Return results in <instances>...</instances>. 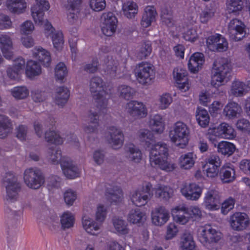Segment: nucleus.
Masks as SVG:
<instances>
[{
    "mask_svg": "<svg viewBox=\"0 0 250 250\" xmlns=\"http://www.w3.org/2000/svg\"><path fill=\"white\" fill-rule=\"evenodd\" d=\"M50 37L52 38L54 48L58 50H62L64 43L63 36L62 32L57 31Z\"/></svg>",
    "mask_w": 250,
    "mask_h": 250,
    "instance_id": "56",
    "label": "nucleus"
},
{
    "mask_svg": "<svg viewBox=\"0 0 250 250\" xmlns=\"http://www.w3.org/2000/svg\"><path fill=\"white\" fill-rule=\"evenodd\" d=\"M149 154L168 156L167 145L161 142L154 144L151 148Z\"/></svg>",
    "mask_w": 250,
    "mask_h": 250,
    "instance_id": "49",
    "label": "nucleus"
},
{
    "mask_svg": "<svg viewBox=\"0 0 250 250\" xmlns=\"http://www.w3.org/2000/svg\"><path fill=\"white\" fill-rule=\"evenodd\" d=\"M169 218V211L164 206H158L152 210V222L155 226H162L164 225Z\"/></svg>",
    "mask_w": 250,
    "mask_h": 250,
    "instance_id": "17",
    "label": "nucleus"
},
{
    "mask_svg": "<svg viewBox=\"0 0 250 250\" xmlns=\"http://www.w3.org/2000/svg\"><path fill=\"white\" fill-rule=\"evenodd\" d=\"M200 235L201 241L209 249H213L212 246L217 243L222 238V233L213 229L210 225H205L200 229Z\"/></svg>",
    "mask_w": 250,
    "mask_h": 250,
    "instance_id": "6",
    "label": "nucleus"
},
{
    "mask_svg": "<svg viewBox=\"0 0 250 250\" xmlns=\"http://www.w3.org/2000/svg\"><path fill=\"white\" fill-rule=\"evenodd\" d=\"M2 183L6 188L8 199L16 200L21 189V185L17 177L11 172H6L3 178Z\"/></svg>",
    "mask_w": 250,
    "mask_h": 250,
    "instance_id": "5",
    "label": "nucleus"
},
{
    "mask_svg": "<svg viewBox=\"0 0 250 250\" xmlns=\"http://www.w3.org/2000/svg\"><path fill=\"white\" fill-rule=\"evenodd\" d=\"M106 214V207L102 204L98 205L95 213V220L101 226L105 219Z\"/></svg>",
    "mask_w": 250,
    "mask_h": 250,
    "instance_id": "51",
    "label": "nucleus"
},
{
    "mask_svg": "<svg viewBox=\"0 0 250 250\" xmlns=\"http://www.w3.org/2000/svg\"><path fill=\"white\" fill-rule=\"evenodd\" d=\"M43 3V2H39L31 7V15L36 23L42 24L43 23L44 11L48 10L50 7L48 2V7L46 9Z\"/></svg>",
    "mask_w": 250,
    "mask_h": 250,
    "instance_id": "27",
    "label": "nucleus"
},
{
    "mask_svg": "<svg viewBox=\"0 0 250 250\" xmlns=\"http://www.w3.org/2000/svg\"><path fill=\"white\" fill-rule=\"evenodd\" d=\"M221 201L220 192L215 189H208L204 196V205L209 210H216L219 208Z\"/></svg>",
    "mask_w": 250,
    "mask_h": 250,
    "instance_id": "13",
    "label": "nucleus"
},
{
    "mask_svg": "<svg viewBox=\"0 0 250 250\" xmlns=\"http://www.w3.org/2000/svg\"><path fill=\"white\" fill-rule=\"evenodd\" d=\"M182 195L188 200L197 201L201 195L202 190L198 185L192 183L185 185L181 189Z\"/></svg>",
    "mask_w": 250,
    "mask_h": 250,
    "instance_id": "19",
    "label": "nucleus"
},
{
    "mask_svg": "<svg viewBox=\"0 0 250 250\" xmlns=\"http://www.w3.org/2000/svg\"><path fill=\"white\" fill-rule=\"evenodd\" d=\"M0 48L4 57L10 59L13 54L12 50L13 48V43L11 38L7 35L0 36Z\"/></svg>",
    "mask_w": 250,
    "mask_h": 250,
    "instance_id": "23",
    "label": "nucleus"
},
{
    "mask_svg": "<svg viewBox=\"0 0 250 250\" xmlns=\"http://www.w3.org/2000/svg\"><path fill=\"white\" fill-rule=\"evenodd\" d=\"M61 228L62 229L72 227L75 222L74 215L69 211L63 212L60 217Z\"/></svg>",
    "mask_w": 250,
    "mask_h": 250,
    "instance_id": "44",
    "label": "nucleus"
},
{
    "mask_svg": "<svg viewBox=\"0 0 250 250\" xmlns=\"http://www.w3.org/2000/svg\"><path fill=\"white\" fill-rule=\"evenodd\" d=\"M127 158L134 163H139L142 158L140 150L133 144H128L125 146Z\"/></svg>",
    "mask_w": 250,
    "mask_h": 250,
    "instance_id": "38",
    "label": "nucleus"
},
{
    "mask_svg": "<svg viewBox=\"0 0 250 250\" xmlns=\"http://www.w3.org/2000/svg\"><path fill=\"white\" fill-rule=\"evenodd\" d=\"M196 118L198 124L201 126L206 127L208 125L209 117L207 110L199 109L197 113Z\"/></svg>",
    "mask_w": 250,
    "mask_h": 250,
    "instance_id": "53",
    "label": "nucleus"
},
{
    "mask_svg": "<svg viewBox=\"0 0 250 250\" xmlns=\"http://www.w3.org/2000/svg\"><path fill=\"white\" fill-rule=\"evenodd\" d=\"M190 135L189 127L182 122H177L169 131L170 140L175 146L185 148L188 144Z\"/></svg>",
    "mask_w": 250,
    "mask_h": 250,
    "instance_id": "3",
    "label": "nucleus"
},
{
    "mask_svg": "<svg viewBox=\"0 0 250 250\" xmlns=\"http://www.w3.org/2000/svg\"><path fill=\"white\" fill-rule=\"evenodd\" d=\"M245 0H229L227 8L229 13H236L241 11L244 6Z\"/></svg>",
    "mask_w": 250,
    "mask_h": 250,
    "instance_id": "52",
    "label": "nucleus"
},
{
    "mask_svg": "<svg viewBox=\"0 0 250 250\" xmlns=\"http://www.w3.org/2000/svg\"><path fill=\"white\" fill-rule=\"evenodd\" d=\"M157 12L153 6H147L143 15L141 24L142 27L146 28L149 26L151 22L155 21Z\"/></svg>",
    "mask_w": 250,
    "mask_h": 250,
    "instance_id": "33",
    "label": "nucleus"
},
{
    "mask_svg": "<svg viewBox=\"0 0 250 250\" xmlns=\"http://www.w3.org/2000/svg\"><path fill=\"white\" fill-rule=\"evenodd\" d=\"M221 161L219 156L213 155L208 158L204 166L206 176L213 178L218 176Z\"/></svg>",
    "mask_w": 250,
    "mask_h": 250,
    "instance_id": "15",
    "label": "nucleus"
},
{
    "mask_svg": "<svg viewBox=\"0 0 250 250\" xmlns=\"http://www.w3.org/2000/svg\"><path fill=\"white\" fill-rule=\"evenodd\" d=\"M231 69V64L227 59H217L213 64L211 84L214 87L222 85L227 81Z\"/></svg>",
    "mask_w": 250,
    "mask_h": 250,
    "instance_id": "2",
    "label": "nucleus"
},
{
    "mask_svg": "<svg viewBox=\"0 0 250 250\" xmlns=\"http://www.w3.org/2000/svg\"><path fill=\"white\" fill-rule=\"evenodd\" d=\"M107 140L113 148L117 149L121 147L124 142L123 131L115 127H110L107 133Z\"/></svg>",
    "mask_w": 250,
    "mask_h": 250,
    "instance_id": "16",
    "label": "nucleus"
},
{
    "mask_svg": "<svg viewBox=\"0 0 250 250\" xmlns=\"http://www.w3.org/2000/svg\"><path fill=\"white\" fill-rule=\"evenodd\" d=\"M149 125L153 131L161 133L165 129V122L162 116L159 114H155L150 117Z\"/></svg>",
    "mask_w": 250,
    "mask_h": 250,
    "instance_id": "35",
    "label": "nucleus"
},
{
    "mask_svg": "<svg viewBox=\"0 0 250 250\" xmlns=\"http://www.w3.org/2000/svg\"><path fill=\"white\" fill-rule=\"evenodd\" d=\"M204 62V55L201 53H195L190 58L188 65L191 72H197L202 67Z\"/></svg>",
    "mask_w": 250,
    "mask_h": 250,
    "instance_id": "30",
    "label": "nucleus"
},
{
    "mask_svg": "<svg viewBox=\"0 0 250 250\" xmlns=\"http://www.w3.org/2000/svg\"><path fill=\"white\" fill-rule=\"evenodd\" d=\"M180 248L182 250H194L195 244L192 236L188 231L184 232L181 238Z\"/></svg>",
    "mask_w": 250,
    "mask_h": 250,
    "instance_id": "40",
    "label": "nucleus"
},
{
    "mask_svg": "<svg viewBox=\"0 0 250 250\" xmlns=\"http://www.w3.org/2000/svg\"><path fill=\"white\" fill-rule=\"evenodd\" d=\"M248 90L247 86L242 82L238 80L234 81L231 84L230 93L235 97H241L245 95Z\"/></svg>",
    "mask_w": 250,
    "mask_h": 250,
    "instance_id": "41",
    "label": "nucleus"
},
{
    "mask_svg": "<svg viewBox=\"0 0 250 250\" xmlns=\"http://www.w3.org/2000/svg\"><path fill=\"white\" fill-rule=\"evenodd\" d=\"M6 6L10 12L21 14L26 11L27 4L25 0H6Z\"/></svg>",
    "mask_w": 250,
    "mask_h": 250,
    "instance_id": "24",
    "label": "nucleus"
},
{
    "mask_svg": "<svg viewBox=\"0 0 250 250\" xmlns=\"http://www.w3.org/2000/svg\"><path fill=\"white\" fill-rule=\"evenodd\" d=\"M150 189L151 185L148 184L141 189L131 192L129 199L132 204L136 207L146 205L152 196Z\"/></svg>",
    "mask_w": 250,
    "mask_h": 250,
    "instance_id": "8",
    "label": "nucleus"
},
{
    "mask_svg": "<svg viewBox=\"0 0 250 250\" xmlns=\"http://www.w3.org/2000/svg\"><path fill=\"white\" fill-rule=\"evenodd\" d=\"M42 72L40 64L36 61L29 60L26 63L25 74L30 79L40 76Z\"/></svg>",
    "mask_w": 250,
    "mask_h": 250,
    "instance_id": "29",
    "label": "nucleus"
},
{
    "mask_svg": "<svg viewBox=\"0 0 250 250\" xmlns=\"http://www.w3.org/2000/svg\"><path fill=\"white\" fill-rule=\"evenodd\" d=\"M220 177L223 183L231 182L234 180L235 171L230 167H223L220 171Z\"/></svg>",
    "mask_w": 250,
    "mask_h": 250,
    "instance_id": "46",
    "label": "nucleus"
},
{
    "mask_svg": "<svg viewBox=\"0 0 250 250\" xmlns=\"http://www.w3.org/2000/svg\"><path fill=\"white\" fill-rule=\"evenodd\" d=\"M216 136L224 139H231L235 136V131L231 125L226 123H222L214 129Z\"/></svg>",
    "mask_w": 250,
    "mask_h": 250,
    "instance_id": "20",
    "label": "nucleus"
},
{
    "mask_svg": "<svg viewBox=\"0 0 250 250\" xmlns=\"http://www.w3.org/2000/svg\"><path fill=\"white\" fill-rule=\"evenodd\" d=\"M101 24L103 33L105 36L110 37L116 31L118 20L112 12H106L103 13L101 16Z\"/></svg>",
    "mask_w": 250,
    "mask_h": 250,
    "instance_id": "9",
    "label": "nucleus"
},
{
    "mask_svg": "<svg viewBox=\"0 0 250 250\" xmlns=\"http://www.w3.org/2000/svg\"><path fill=\"white\" fill-rule=\"evenodd\" d=\"M138 137L142 142L149 143V140H151L153 138V135L151 131L146 129H142L138 132Z\"/></svg>",
    "mask_w": 250,
    "mask_h": 250,
    "instance_id": "64",
    "label": "nucleus"
},
{
    "mask_svg": "<svg viewBox=\"0 0 250 250\" xmlns=\"http://www.w3.org/2000/svg\"><path fill=\"white\" fill-rule=\"evenodd\" d=\"M146 213L139 208L131 209L127 216V220L131 224L140 225L146 220Z\"/></svg>",
    "mask_w": 250,
    "mask_h": 250,
    "instance_id": "25",
    "label": "nucleus"
},
{
    "mask_svg": "<svg viewBox=\"0 0 250 250\" xmlns=\"http://www.w3.org/2000/svg\"><path fill=\"white\" fill-rule=\"evenodd\" d=\"M122 9L125 16L128 19H132L137 14L138 7L136 3L129 1L123 4Z\"/></svg>",
    "mask_w": 250,
    "mask_h": 250,
    "instance_id": "43",
    "label": "nucleus"
},
{
    "mask_svg": "<svg viewBox=\"0 0 250 250\" xmlns=\"http://www.w3.org/2000/svg\"><path fill=\"white\" fill-rule=\"evenodd\" d=\"M15 135L21 141H25L28 133V127L26 125H21L15 128Z\"/></svg>",
    "mask_w": 250,
    "mask_h": 250,
    "instance_id": "60",
    "label": "nucleus"
},
{
    "mask_svg": "<svg viewBox=\"0 0 250 250\" xmlns=\"http://www.w3.org/2000/svg\"><path fill=\"white\" fill-rule=\"evenodd\" d=\"M118 91L119 96L126 100L132 98L135 93V91L133 88L125 85L120 86L118 88Z\"/></svg>",
    "mask_w": 250,
    "mask_h": 250,
    "instance_id": "55",
    "label": "nucleus"
},
{
    "mask_svg": "<svg viewBox=\"0 0 250 250\" xmlns=\"http://www.w3.org/2000/svg\"><path fill=\"white\" fill-rule=\"evenodd\" d=\"M235 149V146L230 143L222 141L218 145V151L224 155L230 156Z\"/></svg>",
    "mask_w": 250,
    "mask_h": 250,
    "instance_id": "47",
    "label": "nucleus"
},
{
    "mask_svg": "<svg viewBox=\"0 0 250 250\" xmlns=\"http://www.w3.org/2000/svg\"><path fill=\"white\" fill-rule=\"evenodd\" d=\"M46 157L50 163H58L61 158V151L55 147H49L46 152Z\"/></svg>",
    "mask_w": 250,
    "mask_h": 250,
    "instance_id": "48",
    "label": "nucleus"
},
{
    "mask_svg": "<svg viewBox=\"0 0 250 250\" xmlns=\"http://www.w3.org/2000/svg\"><path fill=\"white\" fill-rule=\"evenodd\" d=\"M63 198L67 205L72 206L77 199V194L74 191L71 189H68L64 192Z\"/></svg>",
    "mask_w": 250,
    "mask_h": 250,
    "instance_id": "62",
    "label": "nucleus"
},
{
    "mask_svg": "<svg viewBox=\"0 0 250 250\" xmlns=\"http://www.w3.org/2000/svg\"><path fill=\"white\" fill-rule=\"evenodd\" d=\"M54 125L52 124L51 127L45 132L44 140L48 143L60 145L62 144L63 139L57 132L53 130Z\"/></svg>",
    "mask_w": 250,
    "mask_h": 250,
    "instance_id": "34",
    "label": "nucleus"
},
{
    "mask_svg": "<svg viewBox=\"0 0 250 250\" xmlns=\"http://www.w3.org/2000/svg\"><path fill=\"white\" fill-rule=\"evenodd\" d=\"M151 45L149 43H143L140 46L137 57L140 59H146L151 52Z\"/></svg>",
    "mask_w": 250,
    "mask_h": 250,
    "instance_id": "58",
    "label": "nucleus"
},
{
    "mask_svg": "<svg viewBox=\"0 0 250 250\" xmlns=\"http://www.w3.org/2000/svg\"><path fill=\"white\" fill-rule=\"evenodd\" d=\"M55 76L57 80L62 81L66 77L68 71L65 64L63 62H59L55 67Z\"/></svg>",
    "mask_w": 250,
    "mask_h": 250,
    "instance_id": "54",
    "label": "nucleus"
},
{
    "mask_svg": "<svg viewBox=\"0 0 250 250\" xmlns=\"http://www.w3.org/2000/svg\"><path fill=\"white\" fill-rule=\"evenodd\" d=\"M126 112L131 117L136 119L146 117L147 115V110L146 105L142 102L131 101L125 105Z\"/></svg>",
    "mask_w": 250,
    "mask_h": 250,
    "instance_id": "12",
    "label": "nucleus"
},
{
    "mask_svg": "<svg viewBox=\"0 0 250 250\" xmlns=\"http://www.w3.org/2000/svg\"><path fill=\"white\" fill-rule=\"evenodd\" d=\"M89 6L90 8L96 12H100L106 7L105 0H89Z\"/></svg>",
    "mask_w": 250,
    "mask_h": 250,
    "instance_id": "59",
    "label": "nucleus"
},
{
    "mask_svg": "<svg viewBox=\"0 0 250 250\" xmlns=\"http://www.w3.org/2000/svg\"><path fill=\"white\" fill-rule=\"evenodd\" d=\"M82 68L87 73H95L98 70V62L97 60H93L90 62L83 64Z\"/></svg>",
    "mask_w": 250,
    "mask_h": 250,
    "instance_id": "61",
    "label": "nucleus"
},
{
    "mask_svg": "<svg viewBox=\"0 0 250 250\" xmlns=\"http://www.w3.org/2000/svg\"><path fill=\"white\" fill-rule=\"evenodd\" d=\"M89 90L100 108H105L108 104V98L111 94L112 87L100 76H93L89 80Z\"/></svg>",
    "mask_w": 250,
    "mask_h": 250,
    "instance_id": "1",
    "label": "nucleus"
},
{
    "mask_svg": "<svg viewBox=\"0 0 250 250\" xmlns=\"http://www.w3.org/2000/svg\"><path fill=\"white\" fill-rule=\"evenodd\" d=\"M69 97V91L64 86H60L57 88L55 96V102L60 106L62 107L66 103Z\"/></svg>",
    "mask_w": 250,
    "mask_h": 250,
    "instance_id": "36",
    "label": "nucleus"
},
{
    "mask_svg": "<svg viewBox=\"0 0 250 250\" xmlns=\"http://www.w3.org/2000/svg\"><path fill=\"white\" fill-rule=\"evenodd\" d=\"M242 112L241 106L236 103L229 102L225 107L224 114L229 119L237 117Z\"/></svg>",
    "mask_w": 250,
    "mask_h": 250,
    "instance_id": "37",
    "label": "nucleus"
},
{
    "mask_svg": "<svg viewBox=\"0 0 250 250\" xmlns=\"http://www.w3.org/2000/svg\"><path fill=\"white\" fill-rule=\"evenodd\" d=\"M229 223L233 230L242 231L248 227L250 221L247 214L238 212L230 216Z\"/></svg>",
    "mask_w": 250,
    "mask_h": 250,
    "instance_id": "11",
    "label": "nucleus"
},
{
    "mask_svg": "<svg viewBox=\"0 0 250 250\" xmlns=\"http://www.w3.org/2000/svg\"><path fill=\"white\" fill-rule=\"evenodd\" d=\"M161 18L163 23L167 26L171 27L174 25L172 11L169 7L165 6L162 8Z\"/></svg>",
    "mask_w": 250,
    "mask_h": 250,
    "instance_id": "45",
    "label": "nucleus"
},
{
    "mask_svg": "<svg viewBox=\"0 0 250 250\" xmlns=\"http://www.w3.org/2000/svg\"><path fill=\"white\" fill-rule=\"evenodd\" d=\"M104 70L111 77L116 76L118 70V61L112 56H107L103 60Z\"/></svg>",
    "mask_w": 250,
    "mask_h": 250,
    "instance_id": "21",
    "label": "nucleus"
},
{
    "mask_svg": "<svg viewBox=\"0 0 250 250\" xmlns=\"http://www.w3.org/2000/svg\"><path fill=\"white\" fill-rule=\"evenodd\" d=\"M168 156L149 154L150 164L152 167L160 168L167 171H172L176 168L174 163L167 161Z\"/></svg>",
    "mask_w": 250,
    "mask_h": 250,
    "instance_id": "14",
    "label": "nucleus"
},
{
    "mask_svg": "<svg viewBox=\"0 0 250 250\" xmlns=\"http://www.w3.org/2000/svg\"><path fill=\"white\" fill-rule=\"evenodd\" d=\"M82 225L83 229L88 233L95 235L96 232L99 230L102 226H100L97 221L93 220L90 217L84 216L83 218Z\"/></svg>",
    "mask_w": 250,
    "mask_h": 250,
    "instance_id": "31",
    "label": "nucleus"
},
{
    "mask_svg": "<svg viewBox=\"0 0 250 250\" xmlns=\"http://www.w3.org/2000/svg\"><path fill=\"white\" fill-rule=\"evenodd\" d=\"M208 48L212 51L223 52L228 48V43L226 39L220 35L212 36L207 40Z\"/></svg>",
    "mask_w": 250,
    "mask_h": 250,
    "instance_id": "18",
    "label": "nucleus"
},
{
    "mask_svg": "<svg viewBox=\"0 0 250 250\" xmlns=\"http://www.w3.org/2000/svg\"><path fill=\"white\" fill-rule=\"evenodd\" d=\"M173 195L172 189L167 186L160 185L155 189V195L164 201H168Z\"/></svg>",
    "mask_w": 250,
    "mask_h": 250,
    "instance_id": "42",
    "label": "nucleus"
},
{
    "mask_svg": "<svg viewBox=\"0 0 250 250\" xmlns=\"http://www.w3.org/2000/svg\"><path fill=\"white\" fill-rule=\"evenodd\" d=\"M160 108L161 109H165L168 107L172 102V98L168 93L163 94L161 96L160 99Z\"/></svg>",
    "mask_w": 250,
    "mask_h": 250,
    "instance_id": "63",
    "label": "nucleus"
},
{
    "mask_svg": "<svg viewBox=\"0 0 250 250\" xmlns=\"http://www.w3.org/2000/svg\"><path fill=\"white\" fill-rule=\"evenodd\" d=\"M12 124L5 115L0 114V138L4 139L12 132Z\"/></svg>",
    "mask_w": 250,
    "mask_h": 250,
    "instance_id": "28",
    "label": "nucleus"
},
{
    "mask_svg": "<svg viewBox=\"0 0 250 250\" xmlns=\"http://www.w3.org/2000/svg\"><path fill=\"white\" fill-rule=\"evenodd\" d=\"M195 162V157L192 153H188L181 155L178 160V164L181 168L189 169L193 167Z\"/></svg>",
    "mask_w": 250,
    "mask_h": 250,
    "instance_id": "39",
    "label": "nucleus"
},
{
    "mask_svg": "<svg viewBox=\"0 0 250 250\" xmlns=\"http://www.w3.org/2000/svg\"><path fill=\"white\" fill-rule=\"evenodd\" d=\"M135 76L137 81L140 84L143 85L150 84L154 77L152 65L146 62L139 63L135 69Z\"/></svg>",
    "mask_w": 250,
    "mask_h": 250,
    "instance_id": "7",
    "label": "nucleus"
},
{
    "mask_svg": "<svg viewBox=\"0 0 250 250\" xmlns=\"http://www.w3.org/2000/svg\"><path fill=\"white\" fill-rule=\"evenodd\" d=\"M61 167L64 175L69 179H74L80 176V170L73 162L68 160L61 162Z\"/></svg>",
    "mask_w": 250,
    "mask_h": 250,
    "instance_id": "22",
    "label": "nucleus"
},
{
    "mask_svg": "<svg viewBox=\"0 0 250 250\" xmlns=\"http://www.w3.org/2000/svg\"><path fill=\"white\" fill-rule=\"evenodd\" d=\"M113 223L115 229L122 234H127L129 229L127 228V224L123 219L115 217L113 220Z\"/></svg>",
    "mask_w": 250,
    "mask_h": 250,
    "instance_id": "50",
    "label": "nucleus"
},
{
    "mask_svg": "<svg viewBox=\"0 0 250 250\" xmlns=\"http://www.w3.org/2000/svg\"><path fill=\"white\" fill-rule=\"evenodd\" d=\"M33 56L42 64L48 67L49 66L51 61L50 53L46 49L42 47H36L33 52Z\"/></svg>",
    "mask_w": 250,
    "mask_h": 250,
    "instance_id": "32",
    "label": "nucleus"
},
{
    "mask_svg": "<svg viewBox=\"0 0 250 250\" xmlns=\"http://www.w3.org/2000/svg\"><path fill=\"white\" fill-rule=\"evenodd\" d=\"M12 96L17 99H24L29 95V91L25 86L15 87L11 91Z\"/></svg>",
    "mask_w": 250,
    "mask_h": 250,
    "instance_id": "57",
    "label": "nucleus"
},
{
    "mask_svg": "<svg viewBox=\"0 0 250 250\" xmlns=\"http://www.w3.org/2000/svg\"><path fill=\"white\" fill-rule=\"evenodd\" d=\"M245 25L240 20L234 19L228 25V34L232 40L237 42L242 40L246 35Z\"/></svg>",
    "mask_w": 250,
    "mask_h": 250,
    "instance_id": "10",
    "label": "nucleus"
},
{
    "mask_svg": "<svg viewBox=\"0 0 250 250\" xmlns=\"http://www.w3.org/2000/svg\"><path fill=\"white\" fill-rule=\"evenodd\" d=\"M105 195L107 200L111 203H121L124 199L123 192L122 189L117 186L107 188Z\"/></svg>",
    "mask_w": 250,
    "mask_h": 250,
    "instance_id": "26",
    "label": "nucleus"
},
{
    "mask_svg": "<svg viewBox=\"0 0 250 250\" xmlns=\"http://www.w3.org/2000/svg\"><path fill=\"white\" fill-rule=\"evenodd\" d=\"M24 182L25 185L32 189H39L45 183V177L40 169L29 168L24 172Z\"/></svg>",
    "mask_w": 250,
    "mask_h": 250,
    "instance_id": "4",
    "label": "nucleus"
}]
</instances>
